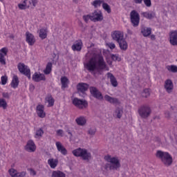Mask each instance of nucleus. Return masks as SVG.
<instances>
[{"label": "nucleus", "mask_w": 177, "mask_h": 177, "mask_svg": "<svg viewBox=\"0 0 177 177\" xmlns=\"http://www.w3.org/2000/svg\"><path fill=\"white\" fill-rule=\"evenodd\" d=\"M84 67L89 73L93 74V75H96V73L95 71H97L100 73V71L106 69L107 65L104 62V59H103V56L99 55L98 61L96 60V58L92 57L90 59L88 62L84 64Z\"/></svg>", "instance_id": "obj_1"}, {"label": "nucleus", "mask_w": 177, "mask_h": 177, "mask_svg": "<svg viewBox=\"0 0 177 177\" xmlns=\"http://www.w3.org/2000/svg\"><path fill=\"white\" fill-rule=\"evenodd\" d=\"M156 157L159 158L165 167H171V165H172V162H174L172 156H171L168 152L158 150L156 151Z\"/></svg>", "instance_id": "obj_2"}, {"label": "nucleus", "mask_w": 177, "mask_h": 177, "mask_svg": "<svg viewBox=\"0 0 177 177\" xmlns=\"http://www.w3.org/2000/svg\"><path fill=\"white\" fill-rule=\"evenodd\" d=\"M75 157H81L84 161H89L92 160V153L88 151L86 149L77 148L72 151Z\"/></svg>", "instance_id": "obj_3"}, {"label": "nucleus", "mask_w": 177, "mask_h": 177, "mask_svg": "<svg viewBox=\"0 0 177 177\" xmlns=\"http://www.w3.org/2000/svg\"><path fill=\"white\" fill-rule=\"evenodd\" d=\"M138 113L141 118H149L151 114V108L149 105H142L138 110Z\"/></svg>", "instance_id": "obj_4"}, {"label": "nucleus", "mask_w": 177, "mask_h": 177, "mask_svg": "<svg viewBox=\"0 0 177 177\" xmlns=\"http://www.w3.org/2000/svg\"><path fill=\"white\" fill-rule=\"evenodd\" d=\"M72 104L75 107L79 109V110H84V109H88V101H86V100L75 97L72 100Z\"/></svg>", "instance_id": "obj_5"}, {"label": "nucleus", "mask_w": 177, "mask_h": 177, "mask_svg": "<svg viewBox=\"0 0 177 177\" xmlns=\"http://www.w3.org/2000/svg\"><path fill=\"white\" fill-rule=\"evenodd\" d=\"M130 20L133 27H138L139 23H140V15H139V12L133 10L130 12Z\"/></svg>", "instance_id": "obj_6"}, {"label": "nucleus", "mask_w": 177, "mask_h": 177, "mask_svg": "<svg viewBox=\"0 0 177 177\" xmlns=\"http://www.w3.org/2000/svg\"><path fill=\"white\" fill-rule=\"evenodd\" d=\"M17 68L21 74L26 75L28 80H31V70L28 68V66L24 63H19Z\"/></svg>", "instance_id": "obj_7"}, {"label": "nucleus", "mask_w": 177, "mask_h": 177, "mask_svg": "<svg viewBox=\"0 0 177 177\" xmlns=\"http://www.w3.org/2000/svg\"><path fill=\"white\" fill-rule=\"evenodd\" d=\"M89 91L93 97H95V99H97V100H103V94H102V92H100L97 88L95 86H90Z\"/></svg>", "instance_id": "obj_8"}, {"label": "nucleus", "mask_w": 177, "mask_h": 177, "mask_svg": "<svg viewBox=\"0 0 177 177\" xmlns=\"http://www.w3.org/2000/svg\"><path fill=\"white\" fill-rule=\"evenodd\" d=\"M25 150L28 151V153H34V151L37 150V147L35 146V143L32 140L28 141L26 145L25 146Z\"/></svg>", "instance_id": "obj_9"}, {"label": "nucleus", "mask_w": 177, "mask_h": 177, "mask_svg": "<svg viewBox=\"0 0 177 177\" xmlns=\"http://www.w3.org/2000/svg\"><path fill=\"white\" fill-rule=\"evenodd\" d=\"M32 80L35 82H41V81H46V77L44 74L35 72L32 76Z\"/></svg>", "instance_id": "obj_10"}, {"label": "nucleus", "mask_w": 177, "mask_h": 177, "mask_svg": "<svg viewBox=\"0 0 177 177\" xmlns=\"http://www.w3.org/2000/svg\"><path fill=\"white\" fill-rule=\"evenodd\" d=\"M92 21H102L103 20V13L100 10H95L92 13Z\"/></svg>", "instance_id": "obj_11"}, {"label": "nucleus", "mask_w": 177, "mask_h": 177, "mask_svg": "<svg viewBox=\"0 0 177 177\" xmlns=\"http://www.w3.org/2000/svg\"><path fill=\"white\" fill-rule=\"evenodd\" d=\"M77 92H80V93H85L88 89H89V84L84 82L79 83L77 86Z\"/></svg>", "instance_id": "obj_12"}, {"label": "nucleus", "mask_w": 177, "mask_h": 177, "mask_svg": "<svg viewBox=\"0 0 177 177\" xmlns=\"http://www.w3.org/2000/svg\"><path fill=\"white\" fill-rule=\"evenodd\" d=\"M111 37L113 41H117L118 42H120L121 39H124V33L121 32V31L120 30H115L111 34Z\"/></svg>", "instance_id": "obj_13"}, {"label": "nucleus", "mask_w": 177, "mask_h": 177, "mask_svg": "<svg viewBox=\"0 0 177 177\" xmlns=\"http://www.w3.org/2000/svg\"><path fill=\"white\" fill-rule=\"evenodd\" d=\"M164 87L167 93H172V91H174V82H172L171 79H168L165 80Z\"/></svg>", "instance_id": "obj_14"}, {"label": "nucleus", "mask_w": 177, "mask_h": 177, "mask_svg": "<svg viewBox=\"0 0 177 177\" xmlns=\"http://www.w3.org/2000/svg\"><path fill=\"white\" fill-rule=\"evenodd\" d=\"M111 165H112V168L113 171H117L121 168V163L120 162V160L118 158L113 157L111 160Z\"/></svg>", "instance_id": "obj_15"}, {"label": "nucleus", "mask_w": 177, "mask_h": 177, "mask_svg": "<svg viewBox=\"0 0 177 177\" xmlns=\"http://www.w3.org/2000/svg\"><path fill=\"white\" fill-rule=\"evenodd\" d=\"M45 106L42 104H39L36 107V111L38 117L40 118H45L46 114L45 113Z\"/></svg>", "instance_id": "obj_16"}, {"label": "nucleus", "mask_w": 177, "mask_h": 177, "mask_svg": "<svg viewBox=\"0 0 177 177\" xmlns=\"http://www.w3.org/2000/svg\"><path fill=\"white\" fill-rule=\"evenodd\" d=\"M169 42L173 46H177V30H174L170 33Z\"/></svg>", "instance_id": "obj_17"}, {"label": "nucleus", "mask_w": 177, "mask_h": 177, "mask_svg": "<svg viewBox=\"0 0 177 177\" xmlns=\"http://www.w3.org/2000/svg\"><path fill=\"white\" fill-rule=\"evenodd\" d=\"M56 146H57V151L61 153V154H62V156H67L68 154V151L66 149V147H64V146L62 144V142H57L55 143Z\"/></svg>", "instance_id": "obj_18"}, {"label": "nucleus", "mask_w": 177, "mask_h": 177, "mask_svg": "<svg viewBox=\"0 0 177 177\" xmlns=\"http://www.w3.org/2000/svg\"><path fill=\"white\" fill-rule=\"evenodd\" d=\"M26 42H28V45L32 46L35 44V38L34 37V35L30 33V32H26Z\"/></svg>", "instance_id": "obj_19"}, {"label": "nucleus", "mask_w": 177, "mask_h": 177, "mask_svg": "<svg viewBox=\"0 0 177 177\" xmlns=\"http://www.w3.org/2000/svg\"><path fill=\"white\" fill-rule=\"evenodd\" d=\"M107 75L108 78L110 79V82L112 86H113L114 88H117V86H118V82H117V79L115 78L114 75H113L111 73H108Z\"/></svg>", "instance_id": "obj_20"}, {"label": "nucleus", "mask_w": 177, "mask_h": 177, "mask_svg": "<svg viewBox=\"0 0 177 177\" xmlns=\"http://www.w3.org/2000/svg\"><path fill=\"white\" fill-rule=\"evenodd\" d=\"M104 99L106 102H109L111 104H118V103H120V100H118V98L111 97L109 95H105Z\"/></svg>", "instance_id": "obj_21"}, {"label": "nucleus", "mask_w": 177, "mask_h": 177, "mask_svg": "<svg viewBox=\"0 0 177 177\" xmlns=\"http://www.w3.org/2000/svg\"><path fill=\"white\" fill-rule=\"evenodd\" d=\"M118 44H119L121 50H127V49H128V43L127 42L125 39L123 38V39L118 41Z\"/></svg>", "instance_id": "obj_22"}, {"label": "nucleus", "mask_w": 177, "mask_h": 177, "mask_svg": "<svg viewBox=\"0 0 177 177\" xmlns=\"http://www.w3.org/2000/svg\"><path fill=\"white\" fill-rule=\"evenodd\" d=\"M141 16H143V17H145V19H148L149 20H151L156 17V13L151 12H144L141 13Z\"/></svg>", "instance_id": "obj_23"}, {"label": "nucleus", "mask_w": 177, "mask_h": 177, "mask_svg": "<svg viewBox=\"0 0 177 177\" xmlns=\"http://www.w3.org/2000/svg\"><path fill=\"white\" fill-rule=\"evenodd\" d=\"M19 82L20 81H19V77H17V75H14L10 84L11 88H14V89H16V88L19 86Z\"/></svg>", "instance_id": "obj_24"}, {"label": "nucleus", "mask_w": 177, "mask_h": 177, "mask_svg": "<svg viewBox=\"0 0 177 177\" xmlns=\"http://www.w3.org/2000/svg\"><path fill=\"white\" fill-rule=\"evenodd\" d=\"M81 49H82V41H78L72 45V50L74 52H80Z\"/></svg>", "instance_id": "obj_25"}, {"label": "nucleus", "mask_w": 177, "mask_h": 177, "mask_svg": "<svg viewBox=\"0 0 177 177\" xmlns=\"http://www.w3.org/2000/svg\"><path fill=\"white\" fill-rule=\"evenodd\" d=\"M68 78L67 77L64 76L61 77V84L62 89H66V88H68Z\"/></svg>", "instance_id": "obj_26"}, {"label": "nucleus", "mask_w": 177, "mask_h": 177, "mask_svg": "<svg viewBox=\"0 0 177 177\" xmlns=\"http://www.w3.org/2000/svg\"><path fill=\"white\" fill-rule=\"evenodd\" d=\"M76 123L80 127H84L86 124V119L84 116H80L75 119Z\"/></svg>", "instance_id": "obj_27"}, {"label": "nucleus", "mask_w": 177, "mask_h": 177, "mask_svg": "<svg viewBox=\"0 0 177 177\" xmlns=\"http://www.w3.org/2000/svg\"><path fill=\"white\" fill-rule=\"evenodd\" d=\"M48 164L50 165V168L55 169L57 167V164H59V160L57 159H49L48 160Z\"/></svg>", "instance_id": "obj_28"}, {"label": "nucleus", "mask_w": 177, "mask_h": 177, "mask_svg": "<svg viewBox=\"0 0 177 177\" xmlns=\"http://www.w3.org/2000/svg\"><path fill=\"white\" fill-rule=\"evenodd\" d=\"M141 33L143 37H149L151 34V28H142L141 29Z\"/></svg>", "instance_id": "obj_29"}, {"label": "nucleus", "mask_w": 177, "mask_h": 177, "mask_svg": "<svg viewBox=\"0 0 177 177\" xmlns=\"http://www.w3.org/2000/svg\"><path fill=\"white\" fill-rule=\"evenodd\" d=\"M115 114L117 118L120 119V118H121V117H122V114H124V110L122 109V108L118 107L115 110Z\"/></svg>", "instance_id": "obj_30"}, {"label": "nucleus", "mask_w": 177, "mask_h": 177, "mask_svg": "<svg viewBox=\"0 0 177 177\" xmlns=\"http://www.w3.org/2000/svg\"><path fill=\"white\" fill-rule=\"evenodd\" d=\"M52 66H53L52 62L47 63L46 68L44 71V74L46 75L50 74V73L52 72Z\"/></svg>", "instance_id": "obj_31"}, {"label": "nucleus", "mask_w": 177, "mask_h": 177, "mask_svg": "<svg viewBox=\"0 0 177 177\" xmlns=\"http://www.w3.org/2000/svg\"><path fill=\"white\" fill-rule=\"evenodd\" d=\"M51 177H66V174L60 171H53Z\"/></svg>", "instance_id": "obj_32"}, {"label": "nucleus", "mask_w": 177, "mask_h": 177, "mask_svg": "<svg viewBox=\"0 0 177 177\" xmlns=\"http://www.w3.org/2000/svg\"><path fill=\"white\" fill-rule=\"evenodd\" d=\"M46 32H47L46 29H44V28L40 29L39 33V38H41V39H45V38L48 37V34Z\"/></svg>", "instance_id": "obj_33"}, {"label": "nucleus", "mask_w": 177, "mask_h": 177, "mask_svg": "<svg viewBox=\"0 0 177 177\" xmlns=\"http://www.w3.org/2000/svg\"><path fill=\"white\" fill-rule=\"evenodd\" d=\"M46 100L48 102L50 107H52L55 104V99L52 97V95H48L46 97Z\"/></svg>", "instance_id": "obj_34"}, {"label": "nucleus", "mask_w": 177, "mask_h": 177, "mask_svg": "<svg viewBox=\"0 0 177 177\" xmlns=\"http://www.w3.org/2000/svg\"><path fill=\"white\" fill-rule=\"evenodd\" d=\"M104 0H95L93 1L91 5L94 6V8H97V6H102V3H104Z\"/></svg>", "instance_id": "obj_35"}, {"label": "nucleus", "mask_w": 177, "mask_h": 177, "mask_svg": "<svg viewBox=\"0 0 177 177\" xmlns=\"http://www.w3.org/2000/svg\"><path fill=\"white\" fill-rule=\"evenodd\" d=\"M102 8L104 10H105L107 13H111V7H110L109 5L107 4V3H102Z\"/></svg>", "instance_id": "obj_36"}, {"label": "nucleus", "mask_w": 177, "mask_h": 177, "mask_svg": "<svg viewBox=\"0 0 177 177\" xmlns=\"http://www.w3.org/2000/svg\"><path fill=\"white\" fill-rule=\"evenodd\" d=\"M167 68L168 71H171V73H177L176 65L167 66Z\"/></svg>", "instance_id": "obj_37"}, {"label": "nucleus", "mask_w": 177, "mask_h": 177, "mask_svg": "<svg viewBox=\"0 0 177 177\" xmlns=\"http://www.w3.org/2000/svg\"><path fill=\"white\" fill-rule=\"evenodd\" d=\"M0 107H2L4 110L8 107V103L5 99L0 98Z\"/></svg>", "instance_id": "obj_38"}, {"label": "nucleus", "mask_w": 177, "mask_h": 177, "mask_svg": "<svg viewBox=\"0 0 177 177\" xmlns=\"http://www.w3.org/2000/svg\"><path fill=\"white\" fill-rule=\"evenodd\" d=\"M141 95L142 97H149L150 96V90L149 88L144 89Z\"/></svg>", "instance_id": "obj_39"}, {"label": "nucleus", "mask_w": 177, "mask_h": 177, "mask_svg": "<svg viewBox=\"0 0 177 177\" xmlns=\"http://www.w3.org/2000/svg\"><path fill=\"white\" fill-rule=\"evenodd\" d=\"M89 19H91V21L92 20H93V17H92V15H87L83 16V19L86 23H88V21H89Z\"/></svg>", "instance_id": "obj_40"}, {"label": "nucleus", "mask_w": 177, "mask_h": 177, "mask_svg": "<svg viewBox=\"0 0 177 177\" xmlns=\"http://www.w3.org/2000/svg\"><path fill=\"white\" fill-rule=\"evenodd\" d=\"M111 57L113 62H121V57H118L117 55L112 54Z\"/></svg>", "instance_id": "obj_41"}, {"label": "nucleus", "mask_w": 177, "mask_h": 177, "mask_svg": "<svg viewBox=\"0 0 177 177\" xmlns=\"http://www.w3.org/2000/svg\"><path fill=\"white\" fill-rule=\"evenodd\" d=\"M8 172L12 177H16L17 175V171H16L15 169H9Z\"/></svg>", "instance_id": "obj_42"}, {"label": "nucleus", "mask_w": 177, "mask_h": 177, "mask_svg": "<svg viewBox=\"0 0 177 177\" xmlns=\"http://www.w3.org/2000/svg\"><path fill=\"white\" fill-rule=\"evenodd\" d=\"M104 169L106 171H114V169H113V166L111 165V163H106L105 165H104Z\"/></svg>", "instance_id": "obj_43"}, {"label": "nucleus", "mask_w": 177, "mask_h": 177, "mask_svg": "<svg viewBox=\"0 0 177 177\" xmlns=\"http://www.w3.org/2000/svg\"><path fill=\"white\" fill-rule=\"evenodd\" d=\"M0 63L1 64H6V61L5 60V55L0 53Z\"/></svg>", "instance_id": "obj_44"}, {"label": "nucleus", "mask_w": 177, "mask_h": 177, "mask_svg": "<svg viewBox=\"0 0 177 177\" xmlns=\"http://www.w3.org/2000/svg\"><path fill=\"white\" fill-rule=\"evenodd\" d=\"M8 83V76L4 75L1 77V85H6Z\"/></svg>", "instance_id": "obj_45"}, {"label": "nucleus", "mask_w": 177, "mask_h": 177, "mask_svg": "<svg viewBox=\"0 0 177 177\" xmlns=\"http://www.w3.org/2000/svg\"><path fill=\"white\" fill-rule=\"evenodd\" d=\"M42 135H44V130L42 129L36 131V136H42Z\"/></svg>", "instance_id": "obj_46"}, {"label": "nucleus", "mask_w": 177, "mask_h": 177, "mask_svg": "<svg viewBox=\"0 0 177 177\" xmlns=\"http://www.w3.org/2000/svg\"><path fill=\"white\" fill-rule=\"evenodd\" d=\"M145 6L150 8L151 6V0H143Z\"/></svg>", "instance_id": "obj_47"}, {"label": "nucleus", "mask_w": 177, "mask_h": 177, "mask_svg": "<svg viewBox=\"0 0 177 177\" xmlns=\"http://www.w3.org/2000/svg\"><path fill=\"white\" fill-rule=\"evenodd\" d=\"M18 8L19 9H20L21 10H26V9H27V6H25L23 3H19L18 4Z\"/></svg>", "instance_id": "obj_48"}, {"label": "nucleus", "mask_w": 177, "mask_h": 177, "mask_svg": "<svg viewBox=\"0 0 177 177\" xmlns=\"http://www.w3.org/2000/svg\"><path fill=\"white\" fill-rule=\"evenodd\" d=\"M95 133H96V129H90L88 131V135H95Z\"/></svg>", "instance_id": "obj_49"}, {"label": "nucleus", "mask_w": 177, "mask_h": 177, "mask_svg": "<svg viewBox=\"0 0 177 177\" xmlns=\"http://www.w3.org/2000/svg\"><path fill=\"white\" fill-rule=\"evenodd\" d=\"M104 160L105 161H107L108 162H111V160H113V158H111V156L108 155L104 156Z\"/></svg>", "instance_id": "obj_50"}, {"label": "nucleus", "mask_w": 177, "mask_h": 177, "mask_svg": "<svg viewBox=\"0 0 177 177\" xmlns=\"http://www.w3.org/2000/svg\"><path fill=\"white\" fill-rule=\"evenodd\" d=\"M26 171H21V173H17L16 177H25Z\"/></svg>", "instance_id": "obj_51"}, {"label": "nucleus", "mask_w": 177, "mask_h": 177, "mask_svg": "<svg viewBox=\"0 0 177 177\" xmlns=\"http://www.w3.org/2000/svg\"><path fill=\"white\" fill-rule=\"evenodd\" d=\"M30 3H32V6L35 8L37 6V3H38V0H30Z\"/></svg>", "instance_id": "obj_52"}, {"label": "nucleus", "mask_w": 177, "mask_h": 177, "mask_svg": "<svg viewBox=\"0 0 177 177\" xmlns=\"http://www.w3.org/2000/svg\"><path fill=\"white\" fill-rule=\"evenodd\" d=\"M109 48L110 49H115V44L114 43H109Z\"/></svg>", "instance_id": "obj_53"}, {"label": "nucleus", "mask_w": 177, "mask_h": 177, "mask_svg": "<svg viewBox=\"0 0 177 177\" xmlns=\"http://www.w3.org/2000/svg\"><path fill=\"white\" fill-rule=\"evenodd\" d=\"M0 52H1L2 53H4L5 55H6L8 53V48H3L0 50Z\"/></svg>", "instance_id": "obj_54"}, {"label": "nucleus", "mask_w": 177, "mask_h": 177, "mask_svg": "<svg viewBox=\"0 0 177 177\" xmlns=\"http://www.w3.org/2000/svg\"><path fill=\"white\" fill-rule=\"evenodd\" d=\"M165 118H171V113L169 111H167L165 113Z\"/></svg>", "instance_id": "obj_55"}, {"label": "nucleus", "mask_w": 177, "mask_h": 177, "mask_svg": "<svg viewBox=\"0 0 177 177\" xmlns=\"http://www.w3.org/2000/svg\"><path fill=\"white\" fill-rule=\"evenodd\" d=\"M57 133L59 136H63L64 131L62 129H59V130L57 131Z\"/></svg>", "instance_id": "obj_56"}, {"label": "nucleus", "mask_w": 177, "mask_h": 177, "mask_svg": "<svg viewBox=\"0 0 177 177\" xmlns=\"http://www.w3.org/2000/svg\"><path fill=\"white\" fill-rule=\"evenodd\" d=\"M2 96H3V97H5L6 99H9V97H10L9 93H3Z\"/></svg>", "instance_id": "obj_57"}, {"label": "nucleus", "mask_w": 177, "mask_h": 177, "mask_svg": "<svg viewBox=\"0 0 177 177\" xmlns=\"http://www.w3.org/2000/svg\"><path fill=\"white\" fill-rule=\"evenodd\" d=\"M66 132L68 133V135H70L71 138H73V133H71V131H70L69 128L66 129Z\"/></svg>", "instance_id": "obj_58"}, {"label": "nucleus", "mask_w": 177, "mask_h": 177, "mask_svg": "<svg viewBox=\"0 0 177 177\" xmlns=\"http://www.w3.org/2000/svg\"><path fill=\"white\" fill-rule=\"evenodd\" d=\"M30 174L33 175V176H35V175H37V172L32 169H30Z\"/></svg>", "instance_id": "obj_59"}, {"label": "nucleus", "mask_w": 177, "mask_h": 177, "mask_svg": "<svg viewBox=\"0 0 177 177\" xmlns=\"http://www.w3.org/2000/svg\"><path fill=\"white\" fill-rule=\"evenodd\" d=\"M135 3H142L143 2V0H133Z\"/></svg>", "instance_id": "obj_60"}, {"label": "nucleus", "mask_w": 177, "mask_h": 177, "mask_svg": "<svg viewBox=\"0 0 177 177\" xmlns=\"http://www.w3.org/2000/svg\"><path fill=\"white\" fill-rule=\"evenodd\" d=\"M150 37H151V39H152V41H154L156 39V35H151Z\"/></svg>", "instance_id": "obj_61"}, {"label": "nucleus", "mask_w": 177, "mask_h": 177, "mask_svg": "<svg viewBox=\"0 0 177 177\" xmlns=\"http://www.w3.org/2000/svg\"><path fill=\"white\" fill-rule=\"evenodd\" d=\"M27 1H28V0H24V1H23V3H22V4L27 6Z\"/></svg>", "instance_id": "obj_62"}, {"label": "nucleus", "mask_w": 177, "mask_h": 177, "mask_svg": "<svg viewBox=\"0 0 177 177\" xmlns=\"http://www.w3.org/2000/svg\"><path fill=\"white\" fill-rule=\"evenodd\" d=\"M107 63L109 64V66H111V64H113V62L111 61H107Z\"/></svg>", "instance_id": "obj_63"}, {"label": "nucleus", "mask_w": 177, "mask_h": 177, "mask_svg": "<svg viewBox=\"0 0 177 177\" xmlns=\"http://www.w3.org/2000/svg\"><path fill=\"white\" fill-rule=\"evenodd\" d=\"M73 2H77V0H73Z\"/></svg>", "instance_id": "obj_64"}]
</instances>
